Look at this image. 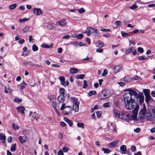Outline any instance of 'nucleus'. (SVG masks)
<instances>
[{
  "label": "nucleus",
  "instance_id": "f257e3e1",
  "mask_svg": "<svg viewBox=\"0 0 155 155\" xmlns=\"http://www.w3.org/2000/svg\"><path fill=\"white\" fill-rule=\"evenodd\" d=\"M138 117L140 119H146L147 120H151L152 117L150 111L147 110L144 104L143 105V107L140 109Z\"/></svg>",
  "mask_w": 155,
  "mask_h": 155
},
{
  "label": "nucleus",
  "instance_id": "f03ea898",
  "mask_svg": "<svg viewBox=\"0 0 155 155\" xmlns=\"http://www.w3.org/2000/svg\"><path fill=\"white\" fill-rule=\"evenodd\" d=\"M126 91H128L129 92L125 94L124 95V99L125 104L133 100V98L132 97L133 96H134V98H135V97H138V94L134 90L129 88L127 89Z\"/></svg>",
  "mask_w": 155,
  "mask_h": 155
},
{
  "label": "nucleus",
  "instance_id": "7ed1b4c3",
  "mask_svg": "<svg viewBox=\"0 0 155 155\" xmlns=\"http://www.w3.org/2000/svg\"><path fill=\"white\" fill-rule=\"evenodd\" d=\"M60 110H63V113L65 115H68L71 113L72 109L69 106H65V104H63L61 107Z\"/></svg>",
  "mask_w": 155,
  "mask_h": 155
},
{
  "label": "nucleus",
  "instance_id": "20e7f679",
  "mask_svg": "<svg viewBox=\"0 0 155 155\" xmlns=\"http://www.w3.org/2000/svg\"><path fill=\"white\" fill-rule=\"evenodd\" d=\"M125 104L126 108L128 110L133 109L136 107V106L138 105L134 99L132 100L129 102L126 103Z\"/></svg>",
  "mask_w": 155,
  "mask_h": 155
},
{
  "label": "nucleus",
  "instance_id": "39448f33",
  "mask_svg": "<svg viewBox=\"0 0 155 155\" xmlns=\"http://www.w3.org/2000/svg\"><path fill=\"white\" fill-rule=\"evenodd\" d=\"M110 96L108 91L103 90L99 94L98 96L99 99L100 100H104L109 97Z\"/></svg>",
  "mask_w": 155,
  "mask_h": 155
},
{
  "label": "nucleus",
  "instance_id": "423d86ee",
  "mask_svg": "<svg viewBox=\"0 0 155 155\" xmlns=\"http://www.w3.org/2000/svg\"><path fill=\"white\" fill-rule=\"evenodd\" d=\"M132 117V115H130L129 114H127L125 111H124L122 113V117H123L124 119V120H125L127 122H129L130 120H135Z\"/></svg>",
  "mask_w": 155,
  "mask_h": 155
},
{
  "label": "nucleus",
  "instance_id": "0eeeda50",
  "mask_svg": "<svg viewBox=\"0 0 155 155\" xmlns=\"http://www.w3.org/2000/svg\"><path fill=\"white\" fill-rule=\"evenodd\" d=\"M139 105L136 106L134 108L133 110H132L133 114L132 118H134V120H136L137 119V116L138 114V112L139 109Z\"/></svg>",
  "mask_w": 155,
  "mask_h": 155
},
{
  "label": "nucleus",
  "instance_id": "6e6552de",
  "mask_svg": "<svg viewBox=\"0 0 155 155\" xmlns=\"http://www.w3.org/2000/svg\"><path fill=\"white\" fill-rule=\"evenodd\" d=\"M113 112L114 114V117H117L120 119L124 120L123 117H122V115H120L118 111H116L114 109H113Z\"/></svg>",
  "mask_w": 155,
  "mask_h": 155
},
{
  "label": "nucleus",
  "instance_id": "1a4fd4ad",
  "mask_svg": "<svg viewBox=\"0 0 155 155\" xmlns=\"http://www.w3.org/2000/svg\"><path fill=\"white\" fill-rule=\"evenodd\" d=\"M144 92L145 93V101L147 103H148L149 101H150L151 97L150 96L149 94L147 92H146L145 91H147V89H144L143 90Z\"/></svg>",
  "mask_w": 155,
  "mask_h": 155
},
{
  "label": "nucleus",
  "instance_id": "9d476101",
  "mask_svg": "<svg viewBox=\"0 0 155 155\" xmlns=\"http://www.w3.org/2000/svg\"><path fill=\"white\" fill-rule=\"evenodd\" d=\"M135 98H139V102L140 104H141L143 103L144 100V96L141 93H140L138 94V97H135Z\"/></svg>",
  "mask_w": 155,
  "mask_h": 155
},
{
  "label": "nucleus",
  "instance_id": "9b49d317",
  "mask_svg": "<svg viewBox=\"0 0 155 155\" xmlns=\"http://www.w3.org/2000/svg\"><path fill=\"white\" fill-rule=\"evenodd\" d=\"M122 69V67L121 65H117L114 67V72L115 73H117L121 71Z\"/></svg>",
  "mask_w": 155,
  "mask_h": 155
},
{
  "label": "nucleus",
  "instance_id": "f8f14e48",
  "mask_svg": "<svg viewBox=\"0 0 155 155\" xmlns=\"http://www.w3.org/2000/svg\"><path fill=\"white\" fill-rule=\"evenodd\" d=\"M120 152L122 154H125L127 153V148L125 145H121L120 147Z\"/></svg>",
  "mask_w": 155,
  "mask_h": 155
},
{
  "label": "nucleus",
  "instance_id": "ddd939ff",
  "mask_svg": "<svg viewBox=\"0 0 155 155\" xmlns=\"http://www.w3.org/2000/svg\"><path fill=\"white\" fill-rule=\"evenodd\" d=\"M58 100L60 103H63L65 100V97L64 95H60L58 96Z\"/></svg>",
  "mask_w": 155,
  "mask_h": 155
},
{
  "label": "nucleus",
  "instance_id": "4468645a",
  "mask_svg": "<svg viewBox=\"0 0 155 155\" xmlns=\"http://www.w3.org/2000/svg\"><path fill=\"white\" fill-rule=\"evenodd\" d=\"M33 13L37 15L42 14V11L39 8H35L33 10Z\"/></svg>",
  "mask_w": 155,
  "mask_h": 155
},
{
  "label": "nucleus",
  "instance_id": "2eb2a0df",
  "mask_svg": "<svg viewBox=\"0 0 155 155\" xmlns=\"http://www.w3.org/2000/svg\"><path fill=\"white\" fill-rule=\"evenodd\" d=\"M6 137L3 133H0V140L2 141V143H5L6 142Z\"/></svg>",
  "mask_w": 155,
  "mask_h": 155
},
{
  "label": "nucleus",
  "instance_id": "dca6fc26",
  "mask_svg": "<svg viewBox=\"0 0 155 155\" xmlns=\"http://www.w3.org/2000/svg\"><path fill=\"white\" fill-rule=\"evenodd\" d=\"M27 137L25 136H20L18 137L19 141L21 143H23L26 141Z\"/></svg>",
  "mask_w": 155,
  "mask_h": 155
},
{
  "label": "nucleus",
  "instance_id": "f3484780",
  "mask_svg": "<svg viewBox=\"0 0 155 155\" xmlns=\"http://www.w3.org/2000/svg\"><path fill=\"white\" fill-rule=\"evenodd\" d=\"M108 128L112 131L116 130L115 126L112 123H110L108 124Z\"/></svg>",
  "mask_w": 155,
  "mask_h": 155
},
{
  "label": "nucleus",
  "instance_id": "a211bd4d",
  "mask_svg": "<svg viewBox=\"0 0 155 155\" xmlns=\"http://www.w3.org/2000/svg\"><path fill=\"white\" fill-rule=\"evenodd\" d=\"M78 69L75 68H71L69 70V73L71 74H74L78 72Z\"/></svg>",
  "mask_w": 155,
  "mask_h": 155
},
{
  "label": "nucleus",
  "instance_id": "6ab92c4d",
  "mask_svg": "<svg viewBox=\"0 0 155 155\" xmlns=\"http://www.w3.org/2000/svg\"><path fill=\"white\" fill-rule=\"evenodd\" d=\"M17 109L18 112L21 113L22 114H23L24 113L25 108L23 106L18 107L17 108Z\"/></svg>",
  "mask_w": 155,
  "mask_h": 155
},
{
  "label": "nucleus",
  "instance_id": "aec40b11",
  "mask_svg": "<svg viewBox=\"0 0 155 155\" xmlns=\"http://www.w3.org/2000/svg\"><path fill=\"white\" fill-rule=\"evenodd\" d=\"M73 101V106H79V102L78 101V99L77 98L74 97H72L71 98Z\"/></svg>",
  "mask_w": 155,
  "mask_h": 155
},
{
  "label": "nucleus",
  "instance_id": "412c9836",
  "mask_svg": "<svg viewBox=\"0 0 155 155\" xmlns=\"http://www.w3.org/2000/svg\"><path fill=\"white\" fill-rule=\"evenodd\" d=\"M92 31V33L94 34V35L95 36L98 37L100 35V33L96 29H95L94 28H91Z\"/></svg>",
  "mask_w": 155,
  "mask_h": 155
},
{
  "label": "nucleus",
  "instance_id": "4be33fe9",
  "mask_svg": "<svg viewBox=\"0 0 155 155\" xmlns=\"http://www.w3.org/2000/svg\"><path fill=\"white\" fill-rule=\"evenodd\" d=\"M119 140H117L111 142L109 144V145L110 146V147H113L116 146L119 143Z\"/></svg>",
  "mask_w": 155,
  "mask_h": 155
},
{
  "label": "nucleus",
  "instance_id": "5701e85b",
  "mask_svg": "<svg viewBox=\"0 0 155 155\" xmlns=\"http://www.w3.org/2000/svg\"><path fill=\"white\" fill-rule=\"evenodd\" d=\"M64 120L69 124L70 126L71 127L73 125V123L72 121L67 118L66 117H64Z\"/></svg>",
  "mask_w": 155,
  "mask_h": 155
},
{
  "label": "nucleus",
  "instance_id": "b1692460",
  "mask_svg": "<svg viewBox=\"0 0 155 155\" xmlns=\"http://www.w3.org/2000/svg\"><path fill=\"white\" fill-rule=\"evenodd\" d=\"M96 46L97 47L101 48L104 46V43L102 41H97L96 43Z\"/></svg>",
  "mask_w": 155,
  "mask_h": 155
},
{
  "label": "nucleus",
  "instance_id": "393cba45",
  "mask_svg": "<svg viewBox=\"0 0 155 155\" xmlns=\"http://www.w3.org/2000/svg\"><path fill=\"white\" fill-rule=\"evenodd\" d=\"M123 80L125 82H129L131 81L132 79L130 76H127L123 78Z\"/></svg>",
  "mask_w": 155,
  "mask_h": 155
},
{
  "label": "nucleus",
  "instance_id": "a878e982",
  "mask_svg": "<svg viewBox=\"0 0 155 155\" xmlns=\"http://www.w3.org/2000/svg\"><path fill=\"white\" fill-rule=\"evenodd\" d=\"M59 79L61 82V84L64 86H65V78L63 76H60L59 77Z\"/></svg>",
  "mask_w": 155,
  "mask_h": 155
},
{
  "label": "nucleus",
  "instance_id": "bb28decb",
  "mask_svg": "<svg viewBox=\"0 0 155 155\" xmlns=\"http://www.w3.org/2000/svg\"><path fill=\"white\" fill-rule=\"evenodd\" d=\"M66 21L64 19H63L59 21V25L62 26H65V25H66Z\"/></svg>",
  "mask_w": 155,
  "mask_h": 155
},
{
  "label": "nucleus",
  "instance_id": "cd10ccee",
  "mask_svg": "<svg viewBox=\"0 0 155 155\" xmlns=\"http://www.w3.org/2000/svg\"><path fill=\"white\" fill-rule=\"evenodd\" d=\"M17 6V5L16 4L11 5L9 6V9L10 10H13L15 9Z\"/></svg>",
  "mask_w": 155,
  "mask_h": 155
},
{
  "label": "nucleus",
  "instance_id": "c85d7f7f",
  "mask_svg": "<svg viewBox=\"0 0 155 155\" xmlns=\"http://www.w3.org/2000/svg\"><path fill=\"white\" fill-rule=\"evenodd\" d=\"M16 144L14 143L12 145L10 150L12 152L15 151L16 150Z\"/></svg>",
  "mask_w": 155,
  "mask_h": 155
},
{
  "label": "nucleus",
  "instance_id": "c756f323",
  "mask_svg": "<svg viewBox=\"0 0 155 155\" xmlns=\"http://www.w3.org/2000/svg\"><path fill=\"white\" fill-rule=\"evenodd\" d=\"M41 47L44 48H51L53 46L52 44H51L50 45H47L45 44H43L41 45Z\"/></svg>",
  "mask_w": 155,
  "mask_h": 155
},
{
  "label": "nucleus",
  "instance_id": "7c9ffc66",
  "mask_svg": "<svg viewBox=\"0 0 155 155\" xmlns=\"http://www.w3.org/2000/svg\"><path fill=\"white\" fill-rule=\"evenodd\" d=\"M121 34L122 37H128L129 36V34L128 33H126L123 31L121 32Z\"/></svg>",
  "mask_w": 155,
  "mask_h": 155
},
{
  "label": "nucleus",
  "instance_id": "2f4dec72",
  "mask_svg": "<svg viewBox=\"0 0 155 155\" xmlns=\"http://www.w3.org/2000/svg\"><path fill=\"white\" fill-rule=\"evenodd\" d=\"M12 128L15 130H18L19 128L18 126L15 123L12 124Z\"/></svg>",
  "mask_w": 155,
  "mask_h": 155
},
{
  "label": "nucleus",
  "instance_id": "473e14b6",
  "mask_svg": "<svg viewBox=\"0 0 155 155\" xmlns=\"http://www.w3.org/2000/svg\"><path fill=\"white\" fill-rule=\"evenodd\" d=\"M138 7V6L135 4H134L131 6L130 7V8L131 9L134 10L136 9Z\"/></svg>",
  "mask_w": 155,
  "mask_h": 155
},
{
  "label": "nucleus",
  "instance_id": "72a5a7b5",
  "mask_svg": "<svg viewBox=\"0 0 155 155\" xmlns=\"http://www.w3.org/2000/svg\"><path fill=\"white\" fill-rule=\"evenodd\" d=\"M133 48H130L129 49L127 50L125 53L126 54H128L130 52H132L133 51Z\"/></svg>",
  "mask_w": 155,
  "mask_h": 155
},
{
  "label": "nucleus",
  "instance_id": "f704fd0d",
  "mask_svg": "<svg viewBox=\"0 0 155 155\" xmlns=\"http://www.w3.org/2000/svg\"><path fill=\"white\" fill-rule=\"evenodd\" d=\"M101 150L104 152V153H109L110 152L109 149H108L102 148Z\"/></svg>",
  "mask_w": 155,
  "mask_h": 155
},
{
  "label": "nucleus",
  "instance_id": "c9c22d12",
  "mask_svg": "<svg viewBox=\"0 0 155 155\" xmlns=\"http://www.w3.org/2000/svg\"><path fill=\"white\" fill-rule=\"evenodd\" d=\"M46 27L47 28L48 30L52 29L54 28L53 25L51 24H48L47 25Z\"/></svg>",
  "mask_w": 155,
  "mask_h": 155
},
{
  "label": "nucleus",
  "instance_id": "e433bc0d",
  "mask_svg": "<svg viewBox=\"0 0 155 155\" xmlns=\"http://www.w3.org/2000/svg\"><path fill=\"white\" fill-rule=\"evenodd\" d=\"M96 93V91H91L89 92L88 95L89 96H91L92 95L95 94Z\"/></svg>",
  "mask_w": 155,
  "mask_h": 155
},
{
  "label": "nucleus",
  "instance_id": "4c0bfd02",
  "mask_svg": "<svg viewBox=\"0 0 155 155\" xmlns=\"http://www.w3.org/2000/svg\"><path fill=\"white\" fill-rule=\"evenodd\" d=\"M147 59V58L146 57H145L144 55H142L138 58V59L140 61L143 60Z\"/></svg>",
  "mask_w": 155,
  "mask_h": 155
},
{
  "label": "nucleus",
  "instance_id": "58836bf2",
  "mask_svg": "<svg viewBox=\"0 0 155 155\" xmlns=\"http://www.w3.org/2000/svg\"><path fill=\"white\" fill-rule=\"evenodd\" d=\"M85 77L84 74H82L80 75H78L76 77V78L77 79H83Z\"/></svg>",
  "mask_w": 155,
  "mask_h": 155
},
{
  "label": "nucleus",
  "instance_id": "ea45409f",
  "mask_svg": "<svg viewBox=\"0 0 155 155\" xmlns=\"http://www.w3.org/2000/svg\"><path fill=\"white\" fill-rule=\"evenodd\" d=\"M73 109L76 112H78L79 109V106H73Z\"/></svg>",
  "mask_w": 155,
  "mask_h": 155
},
{
  "label": "nucleus",
  "instance_id": "a19ab883",
  "mask_svg": "<svg viewBox=\"0 0 155 155\" xmlns=\"http://www.w3.org/2000/svg\"><path fill=\"white\" fill-rule=\"evenodd\" d=\"M29 29V27L28 26H26L24 28L22 29V31L24 33L27 32Z\"/></svg>",
  "mask_w": 155,
  "mask_h": 155
},
{
  "label": "nucleus",
  "instance_id": "79ce46f5",
  "mask_svg": "<svg viewBox=\"0 0 155 155\" xmlns=\"http://www.w3.org/2000/svg\"><path fill=\"white\" fill-rule=\"evenodd\" d=\"M77 126L79 127H81L82 128H84V125L83 123H77Z\"/></svg>",
  "mask_w": 155,
  "mask_h": 155
},
{
  "label": "nucleus",
  "instance_id": "37998d69",
  "mask_svg": "<svg viewBox=\"0 0 155 155\" xmlns=\"http://www.w3.org/2000/svg\"><path fill=\"white\" fill-rule=\"evenodd\" d=\"M32 48L33 51H34L38 50V47L35 44L33 45Z\"/></svg>",
  "mask_w": 155,
  "mask_h": 155
},
{
  "label": "nucleus",
  "instance_id": "c03bdc74",
  "mask_svg": "<svg viewBox=\"0 0 155 155\" xmlns=\"http://www.w3.org/2000/svg\"><path fill=\"white\" fill-rule=\"evenodd\" d=\"M52 105L54 110L56 109L57 104L55 101H53L52 102Z\"/></svg>",
  "mask_w": 155,
  "mask_h": 155
},
{
  "label": "nucleus",
  "instance_id": "a18cd8bd",
  "mask_svg": "<svg viewBox=\"0 0 155 155\" xmlns=\"http://www.w3.org/2000/svg\"><path fill=\"white\" fill-rule=\"evenodd\" d=\"M83 83L84 84L83 86V87L84 88H86L87 86V81L86 80H84L83 81Z\"/></svg>",
  "mask_w": 155,
  "mask_h": 155
},
{
  "label": "nucleus",
  "instance_id": "49530a36",
  "mask_svg": "<svg viewBox=\"0 0 155 155\" xmlns=\"http://www.w3.org/2000/svg\"><path fill=\"white\" fill-rule=\"evenodd\" d=\"M48 97L50 101L55 98V97L53 95H48Z\"/></svg>",
  "mask_w": 155,
  "mask_h": 155
},
{
  "label": "nucleus",
  "instance_id": "de8ad7c7",
  "mask_svg": "<svg viewBox=\"0 0 155 155\" xmlns=\"http://www.w3.org/2000/svg\"><path fill=\"white\" fill-rule=\"evenodd\" d=\"M78 12L80 13H83L85 12V10L83 8H81L80 9H78Z\"/></svg>",
  "mask_w": 155,
  "mask_h": 155
},
{
  "label": "nucleus",
  "instance_id": "09e8293b",
  "mask_svg": "<svg viewBox=\"0 0 155 155\" xmlns=\"http://www.w3.org/2000/svg\"><path fill=\"white\" fill-rule=\"evenodd\" d=\"M130 149L132 152H134L136 151V148L135 146H132L131 147Z\"/></svg>",
  "mask_w": 155,
  "mask_h": 155
},
{
  "label": "nucleus",
  "instance_id": "8fccbe9b",
  "mask_svg": "<svg viewBox=\"0 0 155 155\" xmlns=\"http://www.w3.org/2000/svg\"><path fill=\"white\" fill-rule=\"evenodd\" d=\"M137 51L140 53H142L143 52V49L142 48L138 47L137 48Z\"/></svg>",
  "mask_w": 155,
  "mask_h": 155
},
{
  "label": "nucleus",
  "instance_id": "3c124183",
  "mask_svg": "<svg viewBox=\"0 0 155 155\" xmlns=\"http://www.w3.org/2000/svg\"><path fill=\"white\" fill-rule=\"evenodd\" d=\"M14 101L15 102L19 103L21 101V100L18 98H16L14 99Z\"/></svg>",
  "mask_w": 155,
  "mask_h": 155
},
{
  "label": "nucleus",
  "instance_id": "603ef678",
  "mask_svg": "<svg viewBox=\"0 0 155 155\" xmlns=\"http://www.w3.org/2000/svg\"><path fill=\"white\" fill-rule=\"evenodd\" d=\"M107 73V71L106 69L104 70L103 73L102 74V76L103 77L105 76Z\"/></svg>",
  "mask_w": 155,
  "mask_h": 155
},
{
  "label": "nucleus",
  "instance_id": "864d4df0",
  "mask_svg": "<svg viewBox=\"0 0 155 155\" xmlns=\"http://www.w3.org/2000/svg\"><path fill=\"white\" fill-rule=\"evenodd\" d=\"M83 37V34H78L77 36V38L78 39H81Z\"/></svg>",
  "mask_w": 155,
  "mask_h": 155
},
{
  "label": "nucleus",
  "instance_id": "5fc2aeb1",
  "mask_svg": "<svg viewBox=\"0 0 155 155\" xmlns=\"http://www.w3.org/2000/svg\"><path fill=\"white\" fill-rule=\"evenodd\" d=\"M36 114V111H35L33 113L32 112L30 111L29 114V116H34Z\"/></svg>",
  "mask_w": 155,
  "mask_h": 155
},
{
  "label": "nucleus",
  "instance_id": "6e6d98bb",
  "mask_svg": "<svg viewBox=\"0 0 155 155\" xmlns=\"http://www.w3.org/2000/svg\"><path fill=\"white\" fill-rule=\"evenodd\" d=\"M32 117L34 119H35L36 121H37L38 119V114H36L34 116H32Z\"/></svg>",
  "mask_w": 155,
  "mask_h": 155
},
{
  "label": "nucleus",
  "instance_id": "4d7b16f0",
  "mask_svg": "<svg viewBox=\"0 0 155 155\" xmlns=\"http://www.w3.org/2000/svg\"><path fill=\"white\" fill-rule=\"evenodd\" d=\"M69 149V148L66 147H64L62 149L63 150L64 152H67Z\"/></svg>",
  "mask_w": 155,
  "mask_h": 155
},
{
  "label": "nucleus",
  "instance_id": "13d9d810",
  "mask_svg": "<svg viewBox=\"0 0 155 155\" xmlns=\"http://www.w3.org/2000/svg\"><path fill=\"white\" fill-rule=\"evenodd\" d=\"M102 31H104L105 32H110V30L109 29H104L103 28H102L100 30Z\"/></svg>",
  "mask_w": 155,
  "mask_h": 155
},
{
  "label": "nucleus",
  "instance_id": "bf43d9fd",
  "mask_svg": "<svg viewBox=\"0 0 155 155\" xmlns=\"http://www.w3.org/2000/svg\"><path fill=\"white\" fill-rule=\"evenodd\" d=\"M28 19L27 18H24L22 19H20L19 20V21H20V22H24L25 21H27Z\"/></svg>",
  "mask_w": 155,
  "mask_h": 155
},
{
  "label": "nucleus",
  "instance_id": "052dcab7",
  "mask_svg": "<svg viewBox=\"0 0 155 155\" xmlns=\"http://www.w3.org/2000/svg\"><path fill=\"white\" fill-rule=\"evenodd\" d=\"M58 155H63L64 153L63 151L61 150H60L57 153Z\"/></svg>",
  "mask_w": 155,
  "mask_h": 155
},
{
  "label": "nucleus",
  "instance_id": "680f3d73",
  "mask_svg": "<svg viewBox=\"0 0 155 155\" xmlns=\"http://www.w3.org/2000/svg\"><path fill=\"white\" fill-rule=\"evenodd\" d=\"M97 117L98 118H100L101 116V113L100 111H98L96 112Z\"/></svg>",
  "mask_w": 155,
  "mask_h": 155
},
{
  "label": "nucleus",
  "instance_id": "e2e57ef3",
  "mask_svg": "<svg viewBox=\"0 0 155 155\" xmlns=\"http://www.w3.org/2000/svg\"><path fill=\"white\" fill-rule=\"evenodd\" d=\"M110 103L109 102L105 103L103 104V106L105 107H108L109 106Z\"/></svg>",
  "mask_w": 155,
  "mask_h": 155
},
{
  "label": "nucleus",
  "instance_id": "0e129e2a",
  "mask_svg": "<svg viewBox=\"0 0 155 155\" xmlns=\"http://www.w3.org/2000/svg\"><path fill=\"white\" fill-rule=\"evenodd\" d=\"M64 88H61L60 89L59 91L61 94H64Z\"/></svg>",
  "mask_w": 155,
  "mask_h": 155
},
{
  "label": "nucleus",
  "instance_id": "69168bd1",
  "mask_svg": "<svg viewBox=\"0 0 155 155\" xmlns=\"http://www.w3.org/2000/svg\"><path fill=\"white\" fill-rule=\"evenodd\" d=\"M12 140V138L11 137H9L7 138V141L9 143H11Z\"/></svg>",
  "mask_w": 155,
  "mask_h": 155
},
{
  "label": "nucleus",
  "instance_id": "338daca9",
  "mask_svg": "<svg viewBox=\"0 0 155 155\" xmlns=\"http://www.w3.org/2000/svg\"><path fill=\"white\" fill-rule=\"evenodd\" d=\"M96 51L97 52L101 53L103 51V50L100 48H97L96 50Z\"/></svg>",
  "mask_w": 155,
  "mask_h": 155
},
{
  "label": "nucleus",
  "instance_id": "774afa93",
  "mask_svg": "<svg viewBox=\"0 0 155 155\" xmlns=\"http://www.w3.org/2000/svg\"><path fill=\"white\" fill-rule=\"evenodd\" d=\"M115 24L117 26L119 25H121V22L120 21H117L115 22Z\"/></svg>",
  "mask_w": 155,
  "mask_h": 155
}]
</instances>
